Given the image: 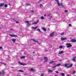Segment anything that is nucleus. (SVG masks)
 Masks as SVG:
<instances>
[{
	"instance_id": "f257e3e1",
	"label": "nucleus",
	"mask_w": 76,
	"mask_h": 76,
	"mask_svg": "<svg viewBox=\"0 0 76 76\" xmlns=\"http://www.w3.org/2000/svg\"><path fill=\"white\" fill-rule=\"evenodd\" d=\"M68 65L69 66H68L67 67V68H69L70 67H72V66H73V64H65V67H67V65Z\"/></svg>"
},
{
	"instance_id": "f03ea898",
	"label": "nucleus",
	"mask_w": 76,
	"mask_h": 76,
	"mask_svg": "<svg viewBox=\"0 0 76 76\" xmlns=\"http://www.w3.org/2000/svg\"><path fill=\"white\" fill-rule=\"evenodd\" d=\"M25 23H27L26 24L27 26H30V25H31V24H30V23H29V21H25Z\"/></svg>"
},
{
	"instance_id": "7ed1b4c3",
	"label": "nucleus",
	"mask_w": 76,
	"mask_h": 76,
	"mask_svg": "<svg viewBox=\"0 0 76 76\" xmlns=\"http://www.w3.org/2000/svg\"><path fill=\"white\" fill-rule=\"evenodd\" d=\"M66 45H67V48H69L72 47V45L70 43H67Z\"/></svg>"
},
{
	"instance_id": "20e7f679",
	"label": "nucleus",
	"mask_w": 76,
	"mask_h": 76,
	"mask_svg": "<svg viewBox=\"0 0 76 76\" xmlns=\"http://www.w3.org/2000/svg\"><path fill=\"white\" fill-rule=\"evenodd\" d=\"M54 32H52L51 34H50V37H53V36H54Z\"/></svg>"
},
{
	"instance_id": "39448f33",
	"label": "nucleus",
	"mask_w": 76,
	"mask_h": 76,
	"mask_svg": "<svg viewBox=\"0 0 76 76\" xmlns=\"http://www.w3.org/2000/svg\"><path fill=\"white\" fill-rule=\"evenodd\" d=\"M44 60H45L44 61V63H45V61H47L48 60V58H47V57H45L44 58Z\"/></svg>"
},
{
	"instance_id": "423d86ee",
	"label": "nucleus",
	"mask_w": 76,
	"mask_h": 76,
	"mask_svg": "<svg viewBox=\"0 0 76 76\" xmlns=\"http://www.w3.org/2000/svg\"><path fill=\"white\" fill-rule=\"evenodd\" d=\"M55 1L56 2H57L58 3V4L59 6H60V3H59V1H58V0H55Z\"/></svg>"
},
{
	"instance_id": "0eeeda50",
	"label": "nucleus",
	"mask_w": 76,
	"mask_h": 76,
	"mask_svg": "<svg viewBox=\"0 0 76 76\" xmlns=\"http://www.w3.org/2000/svg\"><path fill=\"white\" fill-rule=\"evenodd\" d=\"M60 65H61V64H57L55 66H53V68H55V67H57L58 66H60Z\"/></svg>"
},
{
	"instance_id": "6e6552de",
	"label": "nucleus",
	"mask_w": 76,
	"mask_h": 76,
	"mask_svg": "<svg viewBox=\"0 0 76 76\" xmlns=\"http://www.w3.org/2000/svg\"><path fill=\"white\" fill-rule=\"evenodd\" d=\"M9 35H10V36H11V37H18V36H17V35H11L10 34Z\"/></svg>"
},
{
	"instance_id": "1a4fd4ad",
	"label": "nucleus",
	"mask_w": 76,
	"mask_h": 76,
	"mask_svg": "<svg viewBox=\"0 0 76 76\" xmlns=\"http://www.w3.org/2000/svg\"><path fill=\"white\" fill-rule=\"evenodd\" d=\"M18 63L19 64H20V65H23V66H25V64H23L22 63H20V61H19L18 62Z\"/></svg>"
},
{
	"instance_id": "9d476101",
	"label": "nucleus",
	"mask_w": 76,
	"mask_h": 76,
	"mask_svg": "<svg viewBox=\"0 0 76 76\" xmlns=\"http://www.w3.org/2000/svg\"><path fill=\"white\" fill-rule=\"evenodd\" d=\"M31 28L32 29H33L34 30H35V29H36L37 28H38V26L34 27H31Z\"/></svg>"
},
{
	"instance_id": "9b49d317",
	"label": "nucleus",
	"mask_w": 76,
	"mask_h": 76,
	"mask_svg": "<svg viewBox=\"0 0 76 76\" xmlns=\"http://www.w3.org/2000/svg\"><path fill=\"white\" fill-rule=\"evenodd\" d=\"M71 42H75L76 41V40L75 39H72L71 40Z\"/></svg>"
},
{
	"instance_id": "f8f14e48",
	"label": "nucleus",
	"mask_w": 76,
	"mask_h": 76,
	"mask_svg": "<svg viewBox=\"0 0 76 76\" xmlns=\"http://www.w3.org/2000/svg\"><path fill=\"white\" fill-rule=\"evenodd\" d=\"M64 53L63 51H61V52L58 53V54H63Z\"/></svg>"
},
{
	"instance_id": "ddd939ff",
	"label": "nucleus",
	"mask_w": 76,
	"mask_h": 76,
	"mask_svg": "<svg viewBox=\"0 0 76 76\" xmlns=\"http://www.w3.org/2000/svg\"><path fill=\"white\" fill-rule=\"evenodd\" d=\"M31 40L33 41H34V42H37V43H38V41L37 40H35L34 39H31Z\"/></svg>"
},
{
	"instance_id": "4468645a",
	"label": "nucleus",
	"mask_w": 76,
	"mask_h": 76,
	"mask_svg": "<svg viewBox=\"0 0 76 76\" xmlns=\"http://www.w3.org/2000/svg\"><path fill=\"white\" fill-rule=\"evenodd\" d=\"M38 22H39V20H37V22H36V23H33L32 24L33 25L35 24H37V23H38Z\"/></svg>"
},
{
	"instance_id": "2eb2a0df",
	"label": "nucleus",
	"mask_w": 76,
	"mask_h": 76,
	"mask_svg": "<svg viewBox=\"0 0 76 76\" xmlns=\"http://www.w3.org/2000/svg\"><path fill=\"white\" fill-rule=\"evenodd\" d=\"M66 39V38H63V37H61V39L62 41H63V40H65Z\"/></svg>"
},
{
	"instance_id": "dca6fc26",
	"label": "nucleus",
	"mask_w": 76,
	"mask_h": 76,
	"mask_svg": "<svg viewBox=\"0 0 76 76\" xmlns=\"http://www.w3.org/2000/svg\"><path fill=\"white\" fill-rule=\"evenodd\" d=\"M48 71L49 72H50V73H52V72H53V70H52L49 69L48 70Z\"/></svg>"
},
{
	"instance_id": "f3484780",
	"label": "nucleus",
	"mask_w": 76,
	"mask_h": 76,
	"mask_svg": "<svg viewBox=\"0 0 76 76\" xmlns=\"http://www.w3.org/2000/svg\"><path fill=\"white\" fill-rule=\"evenodd\" d=\"M30 70L31 71H34V72H35V71H36V70L35 69H34L33 68H31L30 69Z\"/></svg>"
},
{
	"instance_id": "a211bd4d",
	"label": "nucleus",
	"mask_w": 76,
	"mask_h": 76,
	"mask_svg": "<svg viewBox=\"0 0 76 76\" xmlns=\"http://www.w3.org/2000/svg\"><path fill=\"white\" fill-rule=\"evenodd\" d=\"M16 39H12V41L13 42H15V41H16Z\"/></svg>"
},
{
	"instance_id": "6ab92c4d",
	"label": "nucleus",
	"mask_w": 76,
	"mask_h": 76,
	"mask_svg": "<svg viewBox=\"0 0 76 76\" xmlns=\"http://www.w3.org/2000/svg\"><path fill=\"white\" fill-rule=\"evenodd\" d=\"M18 71L19 72H24V71H23V70H22L21 69L18 70Z\"/></svg>"
},
{
	"instance_id": "aec40b11",
	"label": "nucleus",
	"mask_w": 76,
	"mask_h": 76,
	"mask_svg": "<svg viewBox=\"0 0 76 76\" xmlns=\"http://www.w3.org/2000/svg\"><path fill=\"white\" fill-rule=\"evenodd\" d=\"M42 30H43V31H46V29H45V28H42Z\"/></svg>"
},
{
	"instance_id": "412c9836",
	"label": "nucleus",
	"mask_w": 76,
	"mask_h": 76,
	"mask_svg": "<svg viewBox=\"0 0 76 76\" xmlns=\"http://www.w3.org/2000/svg\"><path fill=\"white\" fill-rule=\"evenodd\" d=\"M75 58H75V57L73 58H72V60L73 61H76V59H75Z\"/></svg>"
},
{
	"instance_id": "4be33fe9",
	"label": "nucleus",
	"mask_w": 76,
	"mask_h": 76,
	"mask_svg": "<svg viewBox=\"0 0 76 76\" xmlns=\"http://www.w3.org/2000/svg\"><path fill=\"white\" fill-rule=\"evenodd\" d=\"M60 6H62V7H63V8H64V5H63V4L62 3H61L60 4Z\"/></svg>"
},
{
	"instance_id": "5701e85b",
	"label": "nucleus",
	"mask_w": 76,
	"mask_h": 76,
	"mask_svg": "<svg viewBox=\"0 0 76 76\" xmlns=\"http://www.w3.org/2000/svg\"><path fill=\"white\" fill-rule=\"evenodd\" d=\"M4 6V4L2 3L0 4V7H1V6Z\"/></svg>"
},
{
	"instance_id": "b1692460",
	"label": "nucleus",
	"mask_w": 76,
	"mask_h": 76,
	"mask_svg": "<svg viewBox=\"0 0 76 76\" xmlns=\"http://www.w3.org/2000/svg\"><path fill=\"white\" fill-rule=\"evenodd\" d=\"M37 31H39V32H42L41 31H40V29L39 28H38L37 29Z\"/></svg>"
},
{
	"instance_id": "393cba45",
	"label": "nucleus",
	"mask_w": 76,
	"mask_h": 76,
	"mask_svg": "<svg viewBox=\"0 0 76 76\" xmlns=\"http://www.w3.org/2000/svg\"><path fill=\"white\" fill-rule=\"evenodd\" d=\"M26 57L25 56H22L21 57V58H25Z\"/></svg>"
},
{
	"instance_id": "a878e982",
	"label": "nucleus",
	"mask_w": 76,
	"mask_h": 76,
	"mask_svg": "<svg viewBox=\"0 0 76 76\" xmlns=\"http://www.w3.org/2000/svg\"><path fill=\"white\" fill-rule=\"evenodd\" d=\"M54 62H56V61H51L50 62V64H51V63H54Z\"/></svg>"
},
{
	"instance_id": "bb28decb",
	"label": "nucleus",
	"mask_w": 76,
	"mask_h": 76,
	"mask_svg": "<svg viewBox=\"0 0 76 76\" xmlns=\"http://www.w3.org/2000/svg\"><path fill=\"white\" fill-rule=\"evenodd\" d=\"M5 7H7V4H5L4 5Z\"/></svg>"
},
{
	"instance_id": "cd10ccee",
	"label": "nucleus",
	"mask_w": 76,
	"mask_h": 76,
	"mask_svg": "<svg viewBox=\"0 0 76 76\" xmlns=\"http://www.w3.org/2000/svg\"><path fill=\"white\" fill-rule=\"evenodd\" d=\"M61 75L62 76H64V75H65V74H64V73H62L61 74Z\"/></svg>"
},
{
	"instance_id": "c85d7f7f",
	"label": "nucleus",
	"mask_w": 76,
	"mask_h": 76,
	"mask_svg": "<svg viewBox=\"0 0 76 76\" xmlns=\"http://www.w3.org/2000/svg\"><path fill=\"white\" fill-rule=\"evenodd\" d=\"M14 21L15 22H16V23H19V21H17L16 20H14Z\"/></svg>"
},
{
	"instance_id": "c756f323",
	"label": "nucleus",
	"mask_w": 76,
	"mask_h": 76,
	"mask_svg": "<svg viewBox=\"0 0 76 76\" xmlns=\"http://www.w3.org/2000/svg\"><path fill=\"white\" fill-rule=\"evenodd\" d=\"M5 73L4 71H3L2 72V75H4V73Z\"/></svg>"
},
{
	"instance_id": "7c9ffc66",
	"label": "nucleus",
	"mask_w": 76,
	"mask_h": 76,
	"mask_svg": "<svg viewBox=\"0 0 76 76\" xmlns=\"http://www.w3.org/2000/svg\"><path fill=\"white\" fill-rule=\"evenodd\" d=\"M41 19H44V17H41Z\"/></svg>"
},
{
	"instance_id": "2f4dec72",
	"label": "nucleus",
	"mask_w": 76,
	"mask_h": 76,
	"mask_svg": "<svg viewBox=\"0 0 76 76\" xmlns=\"http://www.w3.org/2000/svg\"><path fill=\"white\" fill-rule=\"evenodd\" d=\"M26 5L27 6H29V5H30V3H28Z\"/></svg>"
},
{
	"instance_id": "473e14b6",
	"label": "nucleus",
	"mask_w": 76,
	"mask_h": 76,
	"mask_svg": "<svg viewBox=\"0 0 76 76\" xmlns=\"http://www.w3.org/2000/svg\"><path fill=\"white\" fill-rule=\"evenodd\" d=\"M64 12L65 13H67V12H68V11H67V10H65L64 11Z\"/></svg>"
},
{
	"instance_id": "72a5a7b5",
	"label": "nucleus",
	"mask_w": 76,
	"mask_h": 76,
	"mask_svg": "<svg viewBox=\"0 0 76 76\" xmlns=\"http://www.w3.org/2000/svg\"><path fill=\"white\" fill-rule=\"evenodd\" d=\"M63 46H61L59 47V48H63Z\"/></svg>"
},
{
	"instance_id": "f704fd0d",
	"label": "nucleus",
	"mask_w": 76,
	"mask_h": 76,
	"mask_svg": "<svg viewBox=\"0 0 76 76\" xmlns=\"http://www.w3.org/2000/svg\"><path fill=\"white\" fill-rule=\"evenodd\" d=\"M43 6V5H42V4H40L39 6L40 7H41V6Z\"/></svg>"
},
{
	"instance_id": "c9c22d12",
	"label": "nucleus",
	"mask_w": 76,
	"mask_h": 76,
	"mask_svg": "<svg viewBox=\"0 0 76 76\" xmlns=\"http://www.w3.org/2000/svg\"><path fill=\"white\" fill-rule=\"evenodd\" d=\"M75 73H76V71H74L73 72V74H75Z\"/></svg>"
},
{
	"instance_id": "e433bc0d",
	"label": "nucleus",
	"mask_w": 76,
	"mask_h": 76,
	"mask_svg": "<svg viewBox=\"0 0 76 76\" xmlns=\"http://www.w3.org/2000/svg\"><path fill=\"white\" fill-rule=\"evenodd\" d=\"M50 15H51L50 14H49L48 15V16H50Z\"/></svg>"
},
{
	"instance_id": "4c0bfd02",
	"label": "nucleus",
	"mask_w": 76,
	"mask_h": 76,
	"mask_svg": "<svg viewBox=\"0 0 76 76\" xmlns=\"http://www.w3.org/2000/svg\"><path fill=\"white\" fill-rule=\"evenodd\" d=\"M69 26H72V24H70L69 25Z\"/></svg>"
},
{
	"instance_id": "58836bf2",
	"label": "nucleus",
	"mask_w": 76,
	"mask_h": 76,
	"mask_svg": "<svg viewBox=\"0 0 76 76\" xmlns=\"http://www.w3.org/2000/svg\"><path fill=\"white\" fill-rule=\"evenodd\" d=\"M64 33H62L61 34V35H64Z\"/></svg>"
},
{
	"instance_id": "ea45409f",
	"label": "nucleus",
	"mask_w": 76,
	"mask_h": 76,
	"mask_svg": "<svg viewBox=\"0 0 76 76\" xmlns=\"http://www.w3.org/2000/svg\"><path fill=\"white\" fill-rule=\"evenodd\" d=\"M56 73H58V71H56Z\"/></svg>"
},
{
	"instance_id": "a19ab883",
	"label": "nucleus",
	"mask_w": 76,
	"mask_h": 76,
	"mask_svg": "<svg viewBox=\"0 0 76 76\" xmlns=\"http://www.w3.org/2000/svg\"><path fill=\"white\" fill-rule=\"evenodd\" d=\"M43 75H44V74H41V76H43Z\"/></svg>"
},
{
	"instance_id": "79ce46f5",
	"label": "nucleus",
	"mask_w": 76,
	"mask_h": 76,
	"mask_svg": "<svg viewBox=\"0 0 76 76\" xmlns=\"http://www.w3.org/2000/svg\"><path fill=\"white\" fill-rule=\"evenodd\" d=\"M31 12H32V13L34 12V11H32V10H31Z\"/></svg>"
},
{
	"instance_id": "37998d69",
	"label": "nucleus",
	"mask_w": 76,
	"mask_h": 76,
	"mask_svg": "<svg viewBox=\"0 0 76 76\" xmlns=\"http://www.w3.org/2000/svg\"><path fill=\"white\" fill-rule=\"evenodd\" d=\"M41 1H42V0H40V1H39V2H40Z\"/></svg>"
},
{
	"instance_id": "c03bdc74",
	"label": "nucleus",
	"mask_w": 76,
	"mask_h": 76,
	"mask_svg": "<svg viewBox=\"0 0 76 76\" xmlns=\"http://www.w3.org/2000/svg\"><path fill=\"white\" fill-rule=\"evenodd\" d=\"M53 65H56V63H54L53 64Z\"/></svg>"
},
{
	"instance_id": "a18cd8bd",
	"label": "nucleus",
	"mask_w": 76,
	"mask_h": 76,
	"mask_svg": "<svg viewBox=\"0 0 76 76\" xmlns=\"http://www.w3.org/2000/svg\"><path fill=\"white\" fill-rule=\"evenodd\" d=\"M0 49H2V47H0Z\"/></svg>"
},
{
	"instance_id": "49530a36",
	"label": "nucleus",
	"mask_w": 76,
	"mask_h": 76,
	"mask_svg": "<svg viewBox=\"0 0 76 76\" xmlns=\"http://www.w3.org/2000/svg\"><path fill=\"white\" fill-rule=\"evenodd\" d=\"M67 76H70V75H69V74H68V75H67Z\"/></svg>"
},
{
	"instance_id": "de8ad7c7",
	"label": "nucleus",
	"mask_w": 76,
	"mask_h": 76,
	"mask_svg": "<svg viewBox=\"0 0 76 76\" xmlns=\"http://www.w3.org/2000/svg\"><path fill=\"white\" fill-rule=\"evenodd\" d=\"M2 73L0 72V75H1Z\"/></svg>"
},
{
	"instance_id": "09e8293b",
	"label": "nucleus",
	"mask_w": 76,
	"mask_h": 76,
	"mask_svg": "<svg viewBox=\"0 0 76 76\" xmlns=\"http://www.w3.org/2000/svg\"><path fill=\"white\" fill-rule=\"evenodd\" d=\"M44 16H46V15H44Z\"/></svg>"
},
{
	"instance_id": "8fccbe9b",
	"label": "nucleus",
	"mask_w": 76,
	"mask_h": 76,
	"mask_svg": "<svg viewBox=\"0 0 76 76\" xmlns=\"http://www.w3.org/2000/svg\"><path fill=\"white\" fill-rule=\"evenodd\" d=\"M50 18H53V17H52V16H51L50 17Z\"/></svg>"
},
{
	"instance_id": "3c124183",
	"label": "nucleus",
	"mask_w": 76,
	"mask_h": 76,
	"mask_svg": "<svg viewBox=\"0 0 76 76\" xmlns=\"http://www.w3.org/2000/svg\"><path fill=\"white\" fill-rule=\"evenodd\" d=\"M11 68H14V67H11Z\"/></svg>"
},
{
	"instance_id": "603ef678",
	"label": "nucleus",
	"mask_w": 76,
	"mask_h": 76,
	"mask_svg": "<svg viewBox=\"0 0 76 76\" xmlns=\"http://www.w3.org/2000/svg\"><path fill=\"white\" fill-rule=\"evenodd\" d=\"M33 53H35V52H34H34H33Z\"/></svg>"
},
{
	"instance_id": "864d4df0",
	"label": "nucleus",
	"mask_w": 76,
	"mask_h": 76,
	"mask_svg": "<svg viewBox=\"0 0 76 76\" xmlns=\"http://www.w3.org/2000/svg\"><path fill=\"white\" fill-rule=\"evenodd\" d=\"M0 63H1V64H2V63H3L0 62Z\"/></svg>"
},
{
	"instance_id": "5fc2aeb1",
	"label": "nucleus",
	"mask_w": 76,
	"mask_h": 76,
	"mask_svg": "<svg viewBox=\"0 0 76 76\" xmlns=\"http://www.w3.org/2000/svg\"><path fill=\"white\" fill-rule=\"evenodd\" d=\"M12 29H10V30H12Z\"/></svg>"
},
{
	"instance_id": "6e6d98bb",
	"label": "nucleus",
	"mask_w": 76,
	"mask_h": 76,
	"mask_svg": "<svg viewBox=\"0 0 76 76\" xmlns=\"http://www.w3.org/2000/svg\"><path fill=\"white\" fill-rule=\"evenodd\" d=\"M75 58H76V56L75 57Z\"/></svg>"
},
{
	"instance_id": "4d7b16f0",
	"label": "nucleus",
	"mask_w": 76,
	"mask_h": 76,
	"mask_svg": "<svg viewBox=\"0 0 76 76\" xmlns=\"http://www.w3.org/2000/svg\"><path fill=\"white\" fill-rule=\"evenodd\" d=\"M1 29V28L0 27V29Z\"/></svg>"
},
{
	"instance_id": "13d9d810",
	"label": "nucleus",
	"mask_w": 76,
	"mask_h": 76,
	"mask_svg": "<svg viewBox=\"0 0 76 76\" xmlns=\"http://www.w3.org/2000/svg\"><path fill=\"white\" fill-rule=\"evenodd\" d=\"M4 65H6V64H4Z\"/></svg>"
}]
</instances>
